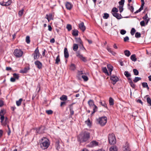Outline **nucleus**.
Segmentation results:
<instances>
[{
	"label": "nucleus",
	"mask_w": 151,
	"mask_h": 151,
	"mask_svg": "<svg viewBox=\"0 0 151 151\" xmlns=\"http://www.w3.org/2000/svg\"><path fill=\"white\" fill-rule=\"evenodd\" d=\"M78 140L81 142H88L90 138V133L87 132H82L78 136Z\"/></svg>",
	"instance_id": "nucleus-1"
},
{
	"label": "nucleus",
	"mask_w": 151,
	"mask_h": 151,
	"mask_svg": "<svg viewBox=\"0 0 151 151\" xmlns=\"http://www.w3.org/2000/svg\"><path fill=\"white\" fill-rule=\"evenodd\" d=\"M40 147L42 149L47 148L50 145L49 140L45 137H43L40 141Z\"/></svg>",
	"instance_id": "nucleus-2"
},
{
	"label": "nucleus",
	"mask_w": 151,
	"mask_h": 151,
	"mask_svg": "<svg viewBox=\"0 0 151 151\" xmlns=\"http://www.w3.org/2000/svg\"><path fill=\"white\" fill-rule=\"evenodd\" d=\"M107 118L106 116L99 117L97 119V121L101 126L105 125L107 122Z\"/></svg>",
	"instance_id": "nucleus-3"
},
{
	"label": "nucleus",
	"mask_w": 151,
	"mask_h": 151,
	"mask_svg": "<svg viewBox=\"0 0 151 151\" xmlns=\"http://www.w3.org/2000/svg\"><path fill=\"white\" fill-rule=\"evenodd\" d=\"M109 142L111 145H114L116 144V140L114 134L112 133L109 134L108 136Z\"/></svg>",
	"instance_id": "nucleus-4"
},
{
	"label": "nucleus",
	"mask_w": 151,
	"mask_h": 151,
	"mask_svg": "<svg viewBox=\"0 0 151 151\" xmlns=\"http://www.w3.org/2000/svg\"><path fill=\"white\" fill-rule=\"evenodd\" d=\"M23 53V51L21 50L16 49L14 51L13 54L16 58H19L22 56Z\"/></svg>",
	"instance_id": "nucleus-5"
},
{
	"label": "nucleus",
	"mask_w": 151,
	"mask_h": 151,
	"mask_svg": "<svg viewBox=\"0 0 151 151\" xmlns=\"http://www.w3.org/2000/svg\"><path fill=\"white\" fill-rule=\"evenodd\" d=\"M40 54L39 52L38 47H37L34 51V53L32 54V55L33 56L34 60L38 59L40 57Z\"/></svg>",
	"instance_id": "nucleus-6"
},
{
	"label": "nucleus",
	"mask_w": 151,
	"mask_h": 151,
	"mask_svg": "<svg viewBox=\"0 0 151 151\" xmlns=\"http://www.w3.org/2000/svg\"><path fill=\"white\" fill-rule=\"evenodd\" d=\"M110 79L113 81L112 83L114 85L116 83L119 81V79L118 77L114 75L111 76L110 77Z\"/></svg>",
	"instance_id": "nucleus-7"
},
{
	"label": "nucleus",
	"mask_w": 151,
	"mask_h": 151,
	"mask_svg": "<svg viewBox=\"0 0 151 151\" xmlns=\"http://www.w3.org/2000/svg\"><path fill=\"white\" fill-rule=\"evenodd\" d=\"M35 64L36 67L39 69H42V63L38 60H37L35 62Z\"/></svg>",
	"instance_id": "nucleus-8"
},
{
	"label": "nucleus",
	"mask_w": 151,
	"mask_h": 151,
	"mask_svg": "<svg viewBox=\"0 0 151 151\" xmlns=\"http://www.w3.org/2000/svg\"><path fill=\"white\" fill-rule=\"evenodd\" d=\"M99 142L93 140L89 144V146L91 147H96L99 145Z\"/></svg>",
	"instance_id": "nucleus-9"
},
{
	"label": "nucleus",
	"mask_w": 151,
	"mask_h": 151,
	"mask_svg": "<svg viewBox=\"0 0 151 151\" xmlns=\"http://www.w3.org/2000/svg\"><path fill=\"white\" fill-rule=\"evenodd\" d=\"M123 150L124 151H130L129 146L127 142L126 143L123 147Z\"/></svg>",
	"instance_id": "nucleus-10"
},
{
	"label": "nucleus",
	"mask_w": 151,
	"mask_h": 151,
	"mask_svg": "<svg viewBox=\"0 0 151 151\" xmlns=\"http://www.w3.org/2000/svg\"><path fill=\"white\" fill-rule=\"evenodd\" d=\"M79 27L83 32H84L86 29V27L83 22H81L79 24Z\"/></svg>",
	"instance_id": "nucleus-11"
},
{
	"label": "nucleus",
	"mask_w": 151,
	"mask_h": 151,
	"mask_svg": "<svg viewBox=\"0 0 151 151\" xmlns=\"http://www.w3.org/2000/svg\"><path fill=\"white\" fill-rule=\"evenodd\" d=\"M66 9L69 10H70L72 8L73 5L69 2H67L65 4Z\"/></svg>",
	"instance_id": "nucleus-12"
},
{
	"label": "nucleus",
	"mask_w": 151,
	"mask_h": 151,
	"mask_svg": "<svg viewBox=\"0 0 151 151\" xmlns=\"http://www.w3.org/2000/svg\"><path fill=\"white\" fill-rule=\"evenodd\" d=\"M113 15L118 19H120L122 18V16L121 14L116 13H112Z\"/></svg>",
	"instance_id": "nucleus-13"
},
{
	"label": "nucleus",
	"mask_w": 151,
	"mask_h": 151,
	"mask_svg": "<svg viewBox=\"0 0 151 151\" xmlns=\"http://www.w3.org/2000/svg\"><path fill=\"white\" fill-rule=\"evenodd\" d=\"M30 69V68L29 66L25 67L23 69L21 70L20 73H26L28 72Z\"/></svg>",
	"instance_id": "nucleus-14"
},
{
	"label": "nucleus",
	"mask_w": 151,
	"mask_h": 151,
	"mask_svg": "<svg viewBox=\"0 0 151 151\" xmlns=\"http://www.w3.org/2000/svg\"><path fill=\"white\" fill-rule=\"evenodd\" d=\"M45 127L44 126H41L38 129V131L37 132L39 134H42L44 132Z\"/></svg>",
	"instance_id": "nucleus-15"
},
{
	"label": "nucleus",
	"mask_w": 151,
	"mask_h": 151,
	"mask_svg": "<svg viewBox=\"0 0 151 151\" xmlns=\"http://www.w3.org/2000/svg\"><path fill=\"white\" fill-rule=\"evenodd\" d=\"M45 18L47 19L48 22H50V21L52 19V14H47Z\"/></svg>",
	"instance_id": "nucleus-16"
},
{
	"label": "nucleus",
	"mask_w": 151,
	"mask_h": 151,
	"mask_svg": "<svg viewBox=\"0 0 151 151\" xmlns=\"http://www.w3.org/2000/svg\"><path fill=\"white\" fill-rule=\"evenodd\" d=\"M107 67L109 72V75H111V72L113 70V67L111 65L109 64L107 65Z\"/></svg>",
	"instance_id": "nucleus-17"
},
{
	"label": "nucleus",
	"mask_w": 151,
	"mask_h": 151,
	"mask_svg": "<svg viewBox=\"0 0 151 151\" xmlns=\"http://www.w3.org/2000/svg\"><path fill=\"white\" fill-rule=\"evenodd\" d=\"M64 55L65 58H68L69 57V54L67 48H65L64 50Z\"/></svg>",
	"instance_id": "nucleus-18"
},
{
	"label": "nucleus",
	"mask_w": 151,
	"mask_h": 151,
	"mask_svg": "<svg viewBox=\"0 0 151 151\" xmlns=\"http://www.w3.org/2000/svg\"><path fill=\"white\" fill-rule=\"evenodd\" d=\"M109 151H117V147L115 145L112 146L109 148Z\"/></svg>",
	"instance_id": "nucleus-19"
},
{
	"label": "nucleus",
	"mask_w": 151,
	"mask_h": 151,
	"mask_svg": "<svg viewBox=\"0 0 151 151\" xmlns=\"http://www.w3.org/2000/svg\"><path fill=\"white\" fill-rule=\"evenodd\" d=\"M91 107L93 108V111L92 113V114L94 113L97 110V106L95 105V104H89Z\"/></svg>",
	"instance_id": "nucleus-20"
},
{
	"label": "nucleus",
	"mask_w": 151,
	"mask_h": 151,
	"mask_svg": "<svg viewBox=\"0 0 151 151\" xmlns=\"http://www.w3.org/2000/svg\"><path fill=\"white\" fill-rule=\"evenodd\" d=\"M78 32L77 29H74L73 30L72 34L73 35L75 36H77L78 35Z\"/></svg>",
	"instance_id": "nucleus-21"
},
{
	"label": "nucleus",
	"mask_w": 151,
	"mask_h": 151,
	"mask_svg": "<svg viewBox=\"0 0 151 151\" xmlns=\"http://www.w3.org/2000/svg\"><path fill=\"white\" fill-rule=\"evenodd\" d=\"M125 55L127 57H129L131 55L130 52L128 50H125L124 52Z\"/></svg>",
	"instance_id": "nucleus-22"
},
{
	"label": "nucleus",
	"mask_w": 151,
	"mask_h": 151,
	"mask_svg": "<svg viewBox=\"0 0 151 151\" xmlns=\"http://www.w3.org/2000/svg\"><path fill=\"white\" fill-rule=\"evenodd\" d=\"M102 70L103 72L105 73L106 75L108 76H109V73L108 72V70L106 67H104L102 68Z\"/></svg>",
	"instance_id": "nucleus-23"
},
{
	"label": "nucleus",
	"mask_w": 151,
	"mask_h": 151,
	"mask_svg": "<svg viewBox=\"0 0 151 151\" xmlns=\"http://www.w3.org/2000/svg\"><path fill=\"white\" fill-rule=\"evenodd\" d=\"M78 46L77 44H74L73 45V50L75 51H76L78 49Z\"/></svg>",
	"instance_id": "nucleus-24"
},
{
	"label": "nucleus",
	"mask_w": 151,
	"mask_h": 151,
	"mask_svg": "<svg viewBox=\"0 0 151 151\" xmlns=\"http://www.w3.org/2000/svg\"><path fill=\"white\" fill-rule=\"evenodd\" d=\"M131 59L133 61H136L137 60V58H136V55L135 54L132 55L130 57Z\"/></svg>",
	"instance_id": "nucleus-25"
},
{
	"label": "nucleus",
	"mask_w": 151,
	"mask_h": 151,
	"mask_svg": "<svg viewBox=\"0 0 151 151\" xmlns=\"http://www.w3.org/2000/svg\"><path fill=\"white\" fill-rule=\"evenodd\" d=\"M76 42L79 45L83 43V42L80 38H76Z\"/></svg>",
	"instance_id": "nucleus-26"
},
{
	"label": "nucleus",
	"mask_w": 151,
	"mask_h": 151,
	"mask_svg": "<svg viewBox=\"0 0 151 151\" xmlns=\"http://www.w3.org/2000/svg\"><path fill=\"white\" fill-rule=\"evenodd\" d=\"M128 8L132 12H133L134 10V8L132 6H131L130 4H128Z\"/></svg>",
	"instance_id": "nucleus-27"
},
{
	"label": "nucleus",
	"mask_w": 151,
	"mask_h": 151,
	"mask_svg": "<svg viewBox=\"0 0 151 151\" xmlns=\"http://www.w3.org/2000/svg\"><path fill=\"white\" fill-rule=\"evenodd\" d=\"M60 99L61 100L65 101L67 100V97L66 95H63L60 98Z\"/></svg>",
	"instance_id": "nucleus-28"
},
{
	"label": "nucleus",
	"mask_w": 151,
	"mask_h": 151,
	"mask_svg": "<svg viewBox=\"0 0 151 151\" xmlns=\"http://www.w3.org/2000/svg\"><path fill=\"white\" fill-rule=\"evenodd\" d=\"M24 11V9H23L19 12L18 14L19 17H21L22 16V15L23 14Z\"/></svg>",
	"instance_id": "nucleus-29"
},
{
	"label": "nucleus",
	"mask_w": 151,
	"mask_h": 151,
	"mask_svg": "<svg viewBox=\"0 0 151 151\" xmlns=\"http://www.w3.org/2000/svg\"><path fill=\"white\" fill-rule=\"evenodd\" d=\"M141 79V78L137 77L135 78L133 81L134 83H136Z\"/></svg>",
	"instance_id": "nucleus-30"
},
{
	"label": "nucleus",
	"mask_w": 151,
	"mask_h": 151,
	"mask_svg": "<svg viewBox=\"0 0 151 151\" xmlns=\"http://www.w3.org/2000/svg\"><path fill=\"white\" fill-rule=\"evenodd\" d=\"M129 80L130 81L129 83L131 86L133 88H134L135 87V85L133 83L131 79L129 78Z\"/></svg>",
	"instance_id": "nucleus-31"
},
{
	"label": "nucleus",
	"mask_w": 151,
	"mask_h": 151,
	"mask_svg": "<svg viewBox=\"0 0 151 151\" xmlns=\"http://www.w3.org/2000/svg\"><path fill=\"white\" fill-rule=\"evenodd\" d=\"M13 77H14L16 79L18 80L19 79V76L18 74L16 73H14L13 74Z\"/></svg>",
	"instance_id": "nucleus-32"
},
{
	"label": "nucleus",
	"mask_w": 151,
	"mask_h": 151,
	"mask_svg": "<svg viewBox=\"0 0 151 151\" xmlns=\"http://www.w3.org/2000/svg\"><path fill=\"white\" fill-rule=\"evenodd\" d=\"M66 28L68 31H70L72 29V26L70 24H67L66 26Z\"/></svg>",
	"instance_id": "nucleus-33"
},
{
	"label": "nucleus",
	"mask_w": 151,
	"mask_h": 151,
	"mask_svg": "<svg viewBox=\"0 0 151 151\" xmlns=\"http://www.w3.org/2000/svg\"><path fill=\"white\" fill-rule=\"evenodd\" d=\"M136 31L134 28H132L130 32V33L131 35L133 36L134 35Z\"/></svg>",
	"instance_id": "nucleus-34"
},
{
	"label": "nucleus",
	"mask_w": 151,
	"mask_h": 151,
	"mask_svg": "<svg viewBox=\"0 0 151 151\" xmlns=\"http://www.w3.org/2000/svg\"><path fill=\"white\" fill-rule=\"evenodd\" d=\"M12 0H8V1L5 2V6H8L10 5L12 3Z\"/></svg>",
	"instance_id": "nucleus-35"
},
{
	"label": "nucleus",
	"mask_w": 151,
	"mask_h": 151,
	"mask_svg": "<svg viewBox=\"0 0 151 151\" xmlns=\"http://www.w3.org/2000/svg\"><path fill=\"white\" fill-rule=\"evenodd\" d=\"M76 56L79 58H80L81 60L83 58V56L82 55H81L79 52H78L76 53Z\"/></svg>",
	"instance_id": "nucleus-36"
},
{
	"label": "nucleus",
	"mask_w": 151,
	"mask_h": 151,
	"mask_svg": "<svg viewBox=\"0 0 151 151\" xmlns=\"http://www.w3.org/2000/svg\"><path fill=\"white\" fill-rule=\"evenodd\" d=\"M118 12V9L116 7L113 8L111 11L112 13H117Z\"/></svg>",
	"instance_id": "nucleus-37"
},
{
	"label": "nucleus",
	"mask_w": 151,
	"mask_h": 151,
	"mask_svg": "<svg viewBox=\"0 0 151 151\" xmlns=\"http://www.w3.org/2000/svg\"><path fill=\"white\" fill-rule=\"evenodd\" d=\"M84 73L82 71H78L77 73L78 77L79 78V76H80L82 74H84Z\"/></svg>",
	"instance_id": "nucleus-38"
},
{
	"label": "nucleus",
	"mask_w": 151,
	"mask_h": 151,
	"mask_svg": "<svg viewBox=\"0 0 151 151\" xmlns=\"http://www.w3.org/2000/svg\"><path fill=\"white\" fill-rule=\"evenodd\" d=\"M124 74L125 75V76L127 77H129L131 76L130 74L128 72V71H125L124 72Z\"/></svg>",
	"instance_id": "nucleus-39"
},
{
	"label": "nucleus",
	"mask_w": 151,
	"mask_h": 151,
	"mask_svg": "<svg viewBox=\"0 0 151 151\" xmlns=\"http://www.w3.org/2000/svg\"><path fill=\"white\" fill-rule=\"evenodd\" d=\"M82 78L83 79L84 81H87L88 80V77L85 75L82 76Z\"/></svg>",
	"instance_id": "nucleus-40"
},
{
	"label": "nucleus",
	"mask_w": 151,
	"mask_h": 151,
	"mask_svg": "<svg viewBox=\"0 0 151 151\" xmlns=\"http://www.w3.org/2000/svg\"><path fill=\"white\" fill-rule=\"evenodd\" d=\"M26 42L27 44H29L30 42V37L29 36H27L26 37Z\"/></svg>",
	"instance_id": "nucleus-41"
},
{
	"label": "nucleus",
	"mask_w": 151,
	"mask_h": 151,
	"mask_svg": "<svg viewBox=\"0 0 151 151\" xmlns=\"http://www.w3.org/2000/svg\"><path fill=\"white\" fill-rule=\"evenodd\" d=\"M109 17V14L107 13H105L104 14L103 18L104 19H107Z\"/></svg>",
	"instance_id": "nucleus-42"
},
{
	"label": "nucleus",
	"mask_w": 151,
	"mask_h": 151,
	"mask_svg": "<svg viewBox=\"0 0 151 151\" xmlns=\"http://www.w3.org/2000/svg\"><path fill=\"white\" fill-rule=\"evenodd\" d=\"M133 72L135 75H138L139 74V72L136 69H134L133 70Z\"/></svg>",
	"instance_id": "nucleus-43"
},
{
	"label": "nucleus",
	"mask_w": 151,
	"mask_h": 151,
	"mask_svg": "<svg viewBox=\"0 0 151 151\" xmlns=\"http://www.w3.org/2000/svg\"><path fill=\"white\" fill-rule=\"evenodd\" d=\"M46 112L48 114L50 115L52 114L53 113V111L51 110H47L46 111Z\"/></svg>",
	"instance_id": "nucleus-44"
},
{
	"label": "nucleus",
	"mask_w": 151,
	"mask_h": 151,
	"mask_svg": "<svg viewBox=\"0 0 151 151\" xmlns=\"http://www.w3.org/2000/svg\"><path fill=\"white\" fill-rule=\"evenodd\" d=\"M5 113V111L4 109L1 110L0 111V116H3Z\"/></svg>",
	"instance_id": "nucleus-45"
},
{
	"label": "nucleus",
	"mask_w": 151,
	"mask_h": 151,
	"mask_svg": "<svg viewBox=\"0 0 151 151\" xmlns=\"http://www.w3.org/2000/svg\"><path fill=\"white\" fill-rule=\"evenodd\" d=\"M126 33V31L125 30L122 29L120 31V34L122 35H124Z\"/></svg>",
	"instance_id": "nucleus-46"
},
{
	"label": "nucleus",
	"mask_w": 151,
	"mask_h": 151,
	"mask_svg": "<svg viewBox=\"0 0 151 151\" xmlns=\"http://www.w3.org/2000/svg\"><path fill=\"white\" fill-rule=\"evenodd\" d=\"M124 2V0H121L119 1V4L120 6H123Z\"/></svg>",
	"instance_id": "nucleus-47"
},
{
	"label": "nucleus",
	"mask_w": 151,
	"mask_h": 151,
	"mask_svg": "<svg viewBox=\"0 0 151 151\" xmlns=\"http://www.w3.org/2000/svg\"><path fill=\"white\" fill-rule=\"evenodd\" d=\"M135 37L136 38H139L141 37V34L140 33L137 32L135 34Z\"/></svg>",
	"instance_id": "nucleus-48"
},
{
	"label": "nucleus",
	"mask_w": 151,
	"mask_h": 151,
	"mask_svg": "<svg viewBox=\"0 0 151 151\" xmlns=\"http://www.w3.org/2000/svg\"><path fill=\"white\" fill-rule=\"evenodd\" d=\"M86 123L87 125L88 126H90L91 125V123L90 122V120L89 119H88L87 121H86Z\"/></svg>",
	"instance_id": "nucleus-49"
},
{
	"label": "nucleus",
	"mask_w": 151,
	"mask_h": 151,
	"mask_svg": "<svg viewBox=\"0 0 151 151\" xmlns=\"http://www.w3.org/2000/svg\"><path fill=\"white\" fill-rule=\"evenodd\" d=\"M70 69L71 70H74L75 68V67L74 65L73 64H71L70 67Z\"/></svg>",
	"instance_id": "nucleus-50"
},
{
	"label": "nucleus",
	"mask_w": 151,
	"mask_h": 151,
	"mask_svg": "<svg viewBox=\"0 0 151 151\" xmlns=\"http://www.w3.org/2000/svg\"><path fill=\"white\" fill-rule=\"evenodd\" d=\"M114 99L111 97H110L109 99V102L110 104H114Z\"/></svg>",
	"instance_id": "nucleus-51"
},
{
	"label": "nucleus",
	"mask_w": 151,
	"mask_h": 151,
	"mask_svg": "<svg viewBox=\"0 0 151 151\" xmlns=\"http://www.w3.org/2000/svg\"><path fill=\"white\" fill-rule=\"evenodd\" d=\"M119 11L120 13H121L123 10V6H119Z\"/></svg>",
	"instance_id": "nucleus-52"
},
{
	"label": "nucleus",
	"mask_w": 151,
	"mask_h": 151,
	"mask_svg": "<svg viewBox=\"0 0 151 151\" xmlns=\"http://www.w3.org/2000/svg\"><path fill=\"white\" fill-rule=\"evenodd\" d=\"M142 85L143 88H146L148 86L147 83L146 82L142 83Z\"/></svg>",
	"instance_id": "nucleus-53"
},
{
	"label": "nucleus",
	"mask_w": 151,
	"mask_h": 151,
	"mask_svg": "<svg viewBox=\"0 0 151 151\" xmlns=\"http://www.w3.org/2000/svg\"><path fill=\"white\" fill-rule=\"evenodd\" d=\"M23 101L22 99H20L18 101H17L16 103V104H21L22 101Z\"/></svg>",
	"instance_id": "nucleus-54"
},
{
	"label": "nucleus",
	"mask_w": 151,
	"mask_h": 151,
	"mask_svg": "<svg viewBox=\"0 0 151 151\" xmlns=\"http://www.w3.org/2000/svg\"><path fill=\"white\" fill-rule=\"evenodd\" d=\"M140 24L141 26H145V24L144 21H142L140 22Z\"/></svg>",
	"instance_id": "nucleus-55"
},
{
	"label": "nucleus",
	"mask_w": 151,
	"mask_h": 151,
	"mask_svg": "<svg viewBox=\"0 0 151 151\" xmlns=\"http://www.w3.org/2000/svg\"><path fill=\"white\" fill-rule=\"evenodd\" d=\"M147 101L149 104H151V99L149 97L147 98Z\"/></svg>",
	"instance_id": "nucleus-56"
},
{
	"label": "nucleus",
	"mask_w": 151,
	"mask_h": 151,
	"mask_svg": "<svg viewBox=\"0 0 151 151\" xmlns=\"http://www.w3.org/2000/svg\"><path fill=\"white\" fill-rule=\"evenodd\" d=\"M129 40V37L128 36H126L124 38V42H127Z\"/></svg>",
	"instance_id": "nucleus-57"
},
{
	"label": "nucleus",
	"mask_w": 151,
	"mask_h": 151,
	"mask_svg": "<svg viewBox=\"0 0 151 151\" xmlns=\"http://www.w3.org/2000/svg\"><path fill=\"white\" fill-rule=\"evenodd\" d=\"M143 19L145 20L149 18L148 17L147 14H146L143 17Z\"/></svg>",
	"instance_id": "nucleus-58"
},
{
	"label": "nucleus",
	"mask_w": 151,
	"mask_h": 151,
	"mask_svg": "<svg viewBox=\"0 0 151 151\" xmlns=\"http://www.w3.org/2000/svg\"><path fill=\"white\" fill-rule=\"evenodd\" d=\"M107 50L110 52H111L112 51V49L111 48H110L109 46H107L106 48Z\"/></svg>",
	"instance_id": "nucleus-59"
},
{
	"label": "nucleus",
	"mask_w": 151,
	"mask_h": 151,
	"mask_svg": "<svg viewBox=\"0 0 151 151\" xmlns=\"http://www.w3.org/2000/svg\"><path fill=\"white\" fill-rule=\"evenodd\" d=\"M79 46L80 47L81 49L82 50H85V48L84 47L83 45V43L82 44L80 45Z\"/></svg>",
	"instance_id": "nucleus-60"
},
{
	"label": "nucleus",
	"mask_w": 151,
	"mask_h": 151,
	"mask_svg": "<svg viewBox=\"0 0 151 151\" xmlns=\"http://www.w3.org/2000/svg\"><path fill=\"white\" fill-rule=\"evenodd\" d=\"M16 79L14 77H12L10 78V81L11 82H15Z\"/></svg>",
	"instance_id": "nucleus-61"
},
{
	"label": "nucleus",
	"mask_w": 151,
	"mask_h": 151,
	"mask_svg": "<svg viewBox=\"0 0 151 151\" xmlns=\"http://www.w3.org/2000/svg\"><path fill=\"white\" fill-rule=\"evenodd\" d=\"M58 21V22L61 24H63V21L62 19H60V18H58V19H57V21Z\"/></svg>",
	"instance_id": "nucleus-62"
},
{
	"label": "nucleus",
	"mask_w": 151,
	"mask_h": 151,
	"mask_svg": "<svg viewBox=\"0 0 151 151\" xmlns=\"http://www.w3.org/2000/svg\"><path fill=\"white\" fill-rule=\"evenodd\" d=\"M1 117H0V120H1V122H2L3 121L4 117V115L3 116H1Z\"/></svg>",
	"instance_id": "nucleus-63"
},
{
	"label": "nucleus",
	"mask_w": 151,
	"mask_h": 151,
	"mask_svg": "<svg viewBox=\"0 0 151 151\" xmlns=\"http://www.w3.org/2000/svg\"><path fill=\"white\" fill-rule=\"evenodd\" d=\"M0 4L2 6H5V2L4 1L0 2Z\"/></svg>",
	"instance_id": "nucleus-64"
}]
</instances>
